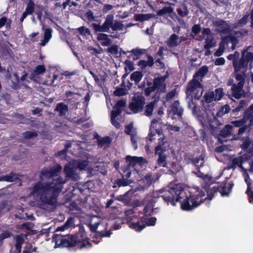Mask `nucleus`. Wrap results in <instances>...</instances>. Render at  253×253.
<instances>
[{"label":"nucleus","mask_w":253,"mask_h":253,"mask_svg":"<svg viewBox=\"0 0 253 253\" xmlns=\"http://www.w3.org/2000/svg\"><path fill=\"white\" fill-rule=\"evenodd\" d=\"M119 115H114L111 114V122L112 124L116 128H119L121 126V125L119 122H118L116 118Z\"/></svg>","instance_id":"46"},{"label":"nucleus","mask_w":253,"mask_h":253,"mask_svg":"<svg viewBox=\"0 0 253 253\" xmlns=\"http://www.w3.org/2000/svg\"><path fill=\"white\" fill-rule=\"evenodd\" d=\"M171 111L173 115H176L178 118H181L183 110L180 106L178 100H175L171 105Z\"/></svg>","instance_id":"14"},{"label":"nucleus","mask_w":253,"mask_h":253,"mask_svg":"<svg viewBox=\"0 0 253 253\" xmlns=\"http://www.w3.org/2000/svg\"><path fill=\"white\" fill-rule=\"evenodd\" d=\"M130 52L132 53V56L133 60H137L140 58L141 55L144 54L146 50L145 49H140L139 48H133Z\"/></svg>","instance_id":"22"},{"label":"nucleus","mask_w":253,"mask_h":253,"mask_svg":"<svg viewBox=\"0 0 253 253\" xmlns=\"http://www.w3.org/2000/svg\"><path fill=\"white\" fill-rule=\"evenodd\" d=\"M145 104V97L141 94H135L132 97L128 108L134 114H136L142 111Z\"/></svg>","instance_id":"8"},{"label":"nucleus","mask_w":253,"mask_h":253,"mask_svg":"<svg viewBox=\"0 0 253 253\" xmlns=\"http://www.w3.org/2000/svg\"><path fill=\"white\" fill-rule=\"evenodd\" d=\"M61 165L57 164L49 168L44 167L40 171V179L34 185L31 193L40 196L41 202L45 204L54 206L57 203V198L62 191L65 180L59 176L51 182L43 183L44 180L49 179L58 175L61 170Z\"/></svg>","instance_id":"2"},{"label":"nucleus","mask_w":253,"mask_h":253,"mask_svg":"<svg viewBox=\"0 0 253 253\" xmlns=\"http://www.w3.org/2000/svg\"><path fill=\"white\" fill-rule=\"evenodd\" d=\"M148 60H140L138 61L137 65L140 66L141 69H145L147 66L152 67L154 64V59L152 56L149 54L147 55Z\"/></svg>","instance_id":"18"},{"label":"nucleus","mask_w":253,"mask_h":253,"mask_svg":"<svg viewBox=\"0 0 253 253\" xmlns=\"http://www.w3.org/2000/svg\"><path fill=\"white\" fill-rule=\"evenodd\" d=\"M203 98L206 103H210L214 99V93L213 91L206 93Z\"/></svg>","instance_id":"38"},{"label":"nucleus","mask_w":253,"mask_h":253,"mask_svg":"<svg viewBox=\"0 0 253 253\" xmlns=\"http://www.w3.org/2000/svg\"><path fill=\"white\" fill-rule=\"evenodd\" d=\"M114 17H107L106 19L102 25L100 23H91V26L93 28L95 33L97 32H109L110 28L112 29V24L114 22Z\"/></svg>","instance_id":"11"},{"label":"nucleus","mask_w":253,"mask_h":253,"mask_svg":"<svg viewBox=\"0 0 253 253\" xmlns=\"http://www.w3.org/2000/svg\"><path fill=\"white\" fill-rule=\"evenodd\" d=\"M192 31L195 35H197L200 32L201 28L198 25H194L192 28Z\"/></svg>","instance_id":"61"},{"label":"nucleus","mask_w":253,"mask_h":253,"mask_svg":"<svg viewBox=\"0 0 253 253\" xmlns=\"http://www.w3.org/2000/svg\"><path fill=\"white\" fill-rule=\"evenodd\" d=\"M246 104V102L244 100H241L239 105L234 109L232 110L233 112H237L240 111L242 108H243L244 106Z\"/></svg>","instance_id":"54"},{"label":"nucleus","mask_w":253,"mask_h":253,"mask_svg":"<svg viewBox=\"0 0 253 253\" xmlns=\"http://www.w3.org/2000/svg\"><path fill=\"white\" fill-rule=\"evenodd\" d=\"M126 66L125 67V72H126L128 70L130 72L134 70V64L133 62L129 60H126L124 62Z\"/></svg>","instance_id":"42"},{"label":"nucleus","mask_w":253,"mask_h":253,"mask_svg":"<svg viewBox=\"0 0 253 253\" xmlns=\"http://www.w3.org/2000/svg\"><path fill=\"white\" fill-rule=\"evenodd\" d=\"M131 181L123 177L122 178L117 179L115 180V184H117L118 186H126L131 183Z\"/></svg>","instance_id":"30"},{"label":"nucleus","mask_w":253,"mask_h":253,"mask_svg":"<svg viewBox=\"0 0 253 253\" xmlns=\"http://www.w3.org/2000/svg\"><path fill=\"white\" fill-rule=\"evenodd\" d=\"M232 124L234 126L237 127H240L245 125L246 122H245L244 115H243V117L241 119L233 121L232 122Z\"/></svg>","instance_id":"44"},{"label":"nucleus","mask_w":253,"mask_h":253,"mask_svg":"<svg viewBox=\"0 0 253 253\" xmlns=\"http://www.w3.org/2000/svg\"><path fill=\"white\" fill-rule=\"evenodd\" d=\"M124 27V24L122 23V22L119 21H115L113 22V24H112V30L113 31H116L117 30H122Z\"/></svg>","instance_id":"39"},{"label":"nucleus","mask_w":253,"mask_h":253,"mask_svg":"<svg viewBox=\"0 0 253 253\" xmlns=\"http://www.w3.org/2000/svg\"><path fill=\"white\" fill-rule=\"evenodd\" d=\"M143 74L141 71H135L133 72L130 77L131 81H133L136 84H137L141 80Z\"/></svg>","instance_id":"23"},{"label":"nucleus","mask_w":253,"mask_h":253,"mask_svg":"<svg viewBox=\"0 0 253 253\" xmlns=\"http://www.w3.org/2000/svg\"><path fill=\"white\" fill-rule=\"evenodd\" d=\"M90 91H88V92L86 93V94L84 96V100L83 102V103L84 106L87 107L88 106L89 101L90 100Z\"/></svg>","instance_id":"59"},{"label":"nucleus","mask_w":253,"mask_h":253,"mask_svg":"<svg viewBox=\"0 0 253 253\" xmlns=\"http://www.w3.org/2000/svg\"><path fill=\"white\" fill-rule=\"evenodd\" d=\"M107 51L112 54H117L118 53V46L114 44L107 49Z\"/></svg>","instance_id":"53"},{"label":"nucleus","mask_w":253,"mask_h":253,"mask_svg":"<svg viewBox=\"0 0 253 253\" xmlns=\"http://www.w3.org/2000/svg\"><path fill=\"white\" fill-rule=\"evenodd\" d=\"M208 72V68L207 66H204L199 69L193 76L192 79L189 82L188 85V91H192L193 89H198L197 96L201 95L202 92L204 91L203 85L201 83L205 75Z\"/></svg>","instance_id":"5"},{"label":"nucleus","mask_w":253,"mask_h":253,"mask_svg":"<svg viewBox=\"0 0 253 253\" xmlns=\"http://www.w3.org/2000/svg\"><path fill=\"white\" fill-rule=\"evenodd\" d=\"M230 41L232 42V49H234L235 48V47L236 45L238 43L239 41L237 37L235 36H232L230 37Z\"/></svg>","instance_id":"58"},{"label":"nucleus","mask_w":253,"mask_h":253,"mask_svg":"<svg viewBox=\"0 0 253 253\" xmlns=\"http://www.w3.org/2000/svg\"><path fill=\"white\" fill-rule=\"evenodd\" d=\"M111 142V138L109 136H105L97 140V143L99 146L103 147L105 145H109Z\"/></svg>","instance_id":"33"},{"label":"nucleus","mask_w":253,"mask_h":253,"mask_svg":"<svg viewBox=\"0 0 253 253\" xmlns=\"http://www.w3.org/2000/svg\"><path fill=\"white\" fill-rule=\"evenodd\" d=\"M94 233V235H93V238L97 239L98 238H103V237H109L112 234V232L110 230L106 231L105 233L103 232H99L96 231L95 232H92Z\"/></svg>","instance_id":"28"},{"label":"nucleus","mask_w":253,"mask_h":253,"mask_svg":"<svg viewBox=\"0 0 253 253\" xmlns=\"http://www.w3.org/2000/svg\"><path fill=\"white\" fill-rule=\"evenodd\" d=\"M45 71V68L43 65H38L34 70V73L36 75H40L44 73Z\"/></svg>","instance_id":"49"},{"label":"nucleus","mask_w":253,"mask_h":253,"mask_svg":"<svg viewBox=\"0 0 253 253\" xmlns=\"http://www.w3.org/2000/svg\"><path fill=\"white\" fill-rule=\"evenodd\" d=\"M54 111L59 113V116H64L68 111V106L63 102H60L57 104Z\"/></svg>","instance_id":"19"},{"label":"nucleus","mask_w":253,"mask_h":253,"mask_svg":"<svg viewBox=\"0 0 253 253\" xmlns=\"http://www.w3.org/2000/svg\"><path fill=\"white\" fill-rule=\"evenodd\" d=\"M2 180L6 182H14L19 179V175L13 172L1 177Z\"/></svg>","instance_id":"24"},{"label":"nucleus","mask_w":253,"mask_h":253,"mask_svg":"<svg viewBox=\"0 0 253 253\" xmlns=\"http://www.w3.org/2000/svg\"><path fill=\"white\" fill-rule=\"evenodd\" d=\"M245 162V159L242 156H239L236 158H234L232 160V163L230 168L233 169H235L237 166L240 168L242 169H244L243 167V164Z\"/></svg>","instance_id":"20"},{"label":"nucleus","mask_w":253,"mask_h":253,"mask_svg":"<svg viewBox=\"0 0 253 253\" xmlns=\"http://www.w3.org/2000/svg\"><path fill=\"white\" fill-rule=\"evenodd\" d=\"M24 242L23 238L20 236H17L15 238V248L16 253H21L22 245ZM22 253H38L37 251V248H33L31 244H29L26 246L23 251Z\"/></svg>","instance_id":"9"},{"label":"nucleus","mask_w":253,"mask_h":253,"mask_svg":"<svg viewBox=\"0 0 253 253\" xmlns=\"http://www.w3.org/2000/svg\"><path fill=\"white\" fill-rule=\"evenodd\" d=\"M142 218H144V224L145 225V228L146 226H154L156 224V222L157 221V218L155 217H151L150 218H146L145 216H142Z\"/></svg>","instance_id":"29"},{"label":"nucleus","mask_w":253,"mask_h":253,"mask_svg":"<svg viewBox=\"0 0 253 253\" xmlns=\"http://www.w3.org/2000/svg\"><path fill=\"white\" fill-rule=\"evenodd\" d=\"M112 42V40L108 37L107 38V40H104L101 44L102 46H107L110 45Z\"/></svg>","instance_id":"64"},{"label":"nucleus","mask_w":253,"mask_h":253,"mask_svg":"<svg viewBox=\"0 0 253 253\" xmlns=\"http://www.w3.org/2000/svg\"><path fill=\"white\" fill-rule=\"evenodd\" d=\"M178 39V37L176 35L173 34L171 35L170 38L169 39L168 44L170 46H175L177 45V40Z\"/></svg>","instance_id":"36"},{"label":"nucleus","mask_w":253,"mask_h":253,"mask_svg":"<svg viewBox=\"0 0 253 253\" xmlns=\"http://www.w3.org/2000/svg\"><path fill=\"white\" fill-rule=\"evenodd\" d=\"M155 104V102L151 101L146 105L144 112L145 116L149 117L152 115Z\"/></svg>","instance_id":"26"},{"label":"nucleus","mask_w":253,"mask_h":253,"mask_svg":"<svg viewBox=\"0 0 253 253\" xmlns=\"http://www.w3.org/2000/svg\"><path fill=\"white\" fill-rule=\"evenodd\" d=\"M144 219L142 217L131 216L128 218L126 223L130 228L139 232L145 228Z\"/></svg>","instance_id":"10"},{"label":"nucleus","mask_w":253,"mask_h":253,"mask_svg":"<svg viewBox=\"0 0 253 253\" xmlns=\"http://www.w3.org/2000/svg\"><path fill=\"white\" fill-rule=\"evenodd\" d=\"M22 135L25 139H29L37 137L38 134L36 131H26L23 132Z\"/></svg>","instance_id":"37"},{"label":"nucleus","mask_w":253,"mask_h":253,"mask_svg":"<svg viewBox=\"0 0 253 253\" xmlns=\"http://www.w3.org/2000/svg\"><path fill=\"white\" fill-rule=\"evenodd\" d=\"M135 213V211L133 209H128L125 211V214L126 216V222L129 217H131V216H137L136 215H133V214Z\"/></svg>","instance_id":"48"},{"label":"nucleus","mask_w":253,"mask_h":253,"mask_svg":"<svg viewBox=\"0 0 253 253\" xmlns=\"http://www.w3.org/2000/svg\"><path fill=\"white\" fill-rule=\"evenodd\" d=\"M210 127L211 128V133L213 135H215L216 134V131H218V127L216 126H214L211 123L209 124Z\"/></svg>","instance_id":"63"},{"label":"nucleus","mask_w":253,"mask_h":253,"mask_svg":"<svg viewBox=\"0 0 253 253\" xmlns=\"http://www.w3.org/2000/svg\"><path fill=\"white\" fill-rule=\"evenodd\" d=\"M126 105V101L124 100H120L118 101L113 106V110H112L111 114L120 115L122 112V108Z\"/></svg>","instance_id":"16"},{"label":"nucleus","mask_w":253,"mask_h":253,"mask_svg":"<svg viewBox=\"0 0 253 253\" xmlns=\"http://www.w3.org/2000/svg\"><path fill=\"white\" fill-rule=\"evenodd\" d=\"M176 94V90L175 89H172V90L170 91L169 92H168L166 96L165 97V99L166 101H169V100H171L172 98H173Z\"/></svg>","instance_id":"50"},{"label":"nucleus","mask_w":253,"mask_h":253,"mask_svg":"<svg viewBox=\"0 0 253 253\" xmlns=\"http://www.w3.org/2000/svg\"><path fill=\"white\" fill-rule=\"evenodd\" d=\"M223 96V89L222 88H218L215 89L214 93V100L219 101Z\"/></svg>","instance_id":"43"},{"label":"nucleus","mask_w":253,"mask_h":253,"mask_svg":"<svg viewBox=\"0 0 253 253\" xmlns=\"http://www.w3.org/2000/svg\"><path fill=\"white\" fill-rule=\"evenodd\" d=\"M64 171L67 177L73 178L76 174L74 168L69 165L64 167Z\"/></svg>","instance_id":"25"},{"label":"nucleus","mask_w":253,"mask_h":253,"mask_svg":"<svg viewBox=\"0 0 253 253\" xmlns=\"http://www.w3.org/2000/svg\"><path fill=\"white\" fill-rule=\"evenodd\" d=\"M77 71L76 70L73 71H65L61 74V76H65L67 78H70L71 76L75 75L77 74Z\"/></svg>","instance_id":"55"},{"label":"nucleus","mask_w":253,"mask_h":253,"mask_svg":"<svg viewBox=\"0 0 253 253\" xmlns=\"http://www.w3.org/2000/svg\"><path fill=\"white\" fill-rule=\"evenodd\" d=\"M204 158L201 155L199 157H196L191 160L192 163L195 166L197 167L198 169L204 165Z\"/></svg>","instance_id":"32"},{"label":"nucleus","mask_w":253,"mask_h":253,"mask_svg":"<svg viewBox=\"0 0 253 253\" xmlns=\"http://www.w3.org/2000/svg\"><path fill=\"white\" fill-rule=\"evenodd\" d=\"M156 91L154 95L152 96V98L154 99V100L152 102H155V103L158 102L160 99V93H162L160 90L156 89Z\"/></svg>","instance_id":"56"},{"label":"nucleus","mask_w":253,"mask_h":253,"mask_svg":"<svg viewBox=\"0 0 253 253\" xmlns=\"http://www.w3.org/2000/svg\"><path fill=\"white\" fill-rule=\"evenodd\" d=\"M53 240L55 243V247H64L70 249L77 247L79 249H82L86 247L91 248L92 244L86 234L83 225H80L79 231L74 235H62L55 234Z\"/></svg>","instance_id":"3"},{"label":"nucleus","mask_w":253,"mask_h":253,"mask_svg":"<svg viewBox=\"0 0 253 253\" xmlns=\"http://www.w3.org/2000/svg\"><path fill=\"white\" fill-rule=\"evenodd\" d=\"M251 46H248L241 51V57L239 59L240 53L238 51L234 52L233 56L235 60L233 62V67L235 72H239L241 69H246L249 63L253 61V52H249Z\"/></svg>","instance_id":"4"},{"label":"nucleus","mask_w":253,"mask_h":253,"mask_svg":"<svg viewBox=\"0 0 253 253\" xmlns=\"http://www.w3.org/2000/svg\"><path fill=\"white\" fill-rule=\"evenodd\" d=\"M244 85L238 84H234L231 87V93L236 99H240L242 96Z\"/></svg>","instance_id":"17"},{"label":"nucleus","mask_w":253,"mask_h":253,"mask_svg":"<svg viewBox=\"0 0 253 253\" xmlns=\"http://www.w3.org/2000/svg\"><path fill=\"white\" fill-rule=\"evenodd\" d=\"M168 73L164 76H160L155 77L153 80V86L150 87H147L145 90V95L148 97L150 95L152 92L155 91L156 89L160 90L162 93H165L166 89V84L165 81L167 78H168Z\"/></svg>","instance_id":"7"},{"label":"nucleus","mask_w":253,"mask_h":253,"mask_svg":"<svg viewBox=\"0 0 253 253\" xmlns=\"http://www.w3.org/2000/svg\"><path fill=\"white\" fill-rule=\"evenodd\" d=\"M215 46V42L212 38L207 37L205 40V44L204 46L206 49H209Z\"/></svg>","instance_id":"34"},{"label":"nucleus","mask_w":253,"mask_h":253,"mask_svg":"<svg viewBox=\"0 0 253 253\" xmlns=\"http://www.w3.org/2000/svg\"><path fill=\"white\" fill-rule=\"evenodd\" d=\"M233 76L235 77V80L238 82V84L244 85L245 83V78L244 74H241L238 73V72H235V70L233 72Z\"/></svg>","instance_id":"27"},{"label":"nucleus","mask_w":253,"mask_h":253,"mask_svg":"<svg viewBox=\"0 0 253 253\" xmlns=\"http://www.w3.org/2000/svg\"><path fill=\"white\" fill-rule=\"evenodd\" d=\"M52 29L50 28H46L44 30L43 40L42 41L41 45L44 46L47 43L52 37Z\"/></svg>","instance_id":"21"},{"label":"nucleus","mask_w":253,"mask_h":253,"mask_svg":"<svg viewBox=\"0 0 253 253\" xmlns=\"http://www.w3.org/2000/svg\"><path fill=\"white\" fill-rule=\"evenodd\" d=\"M233 186L232 183H218L216 186L207 191L208 196L204 198L205 192L199 188L191 189L187 195L183 188L176 185L168 190H160L158 197L162 198L168 205L172 206H175L176 203L179 202L182 210L190 211L199 206L207 199L212 200L214 194L218 192L222 197L228 196Z\"/></svg>","instance_id":"1"},{"label":"nucleus","mask_w":253,"mask_h":253,"mask_svg":"<svg viewBox=\"0 0 253 253\" xmlns=\"http://www.w3.org/2000/svg\"><path fill=\"white\" fill-rule=\"evenodd\" d=\"M158 145L155 148V154L158 156L157 164L159 167H167V160L168 155L166 151L169 149V146H166L167 142L164 141V138H160Z\"/></svg>","instance_id":"6"},{"label":"nucleus","mask_w":253,"mask_h":253,"mask_svg":"<svg viewBox=\"0 0 253 253\" xmlns=\"http://www.w3.org/2000/svg\"><path fill=\"white\" fill-rule=\"evenodd\" d=\"M244 114L246 124L247 123V121L249 120V123L248 125H247L249 128L253 126V115L246 114L245 113H244Z\"/></svg>","instance_id":"45"},{"label":"nucleus","mask_w":253,"mask_h":253,"mask_svg":"<svg viewBox=\"0 0 253 253\" xmlns=\"http://www.w3.org/2000/svg\"><path fill=\"white\" fill-rule=\"evenodd\" d=\"M127 91L125 88L117 87L114 92V94L116 96H121L127 94Z\"/></svg>","instance_id":"40"},{"label":"nucleus","mask_w":253,"mask_h":253,"mask_svg":"<svg viewBox=\"0 0 253 253\" xmlns=\"http://www.w3.org/2000/svg\"><path fill=\"white\" fill-rule=\"evenodd\" d=\"M233 126L230 125H226L220 131L218 134L217 138L218 141H220V137L223 138H226L230 136L232 133Z\"/></svg>","instance_id":"13"},{"label":"nucleus","mask_w":253,"mask_h":253,"mask_svg":"<svg viewBox=\"0 0 253 253\" xmlns=\"http://www.w3.org/2000/svg\"><path fill=\"white\" fill-rule=\"evenodd\" d=\"M96 39L98 41H103L104 40H107V38L109 37V35L104 33H98L96 34Z\"/></svg>","instance_id":"57"},{"label":"nucleus","mask_w":253,"mask_h":253,"mask_svg":"<svg viewBox=\"0 0 253 253\" xmlns=\"http://www.w3.org/2000/svg\"><path fill=\"white\" fill-rule=\"evenodd\" d=\"M10 236V233L8 231H4L0 234V239L3 240Z\"/></svg>","instance_id":"62"},{"label":"nucleus","mask_w":253,"mask_h":253,"mask_svg":"<svg viewBox=\"0 0 253 253\" xmlns=\"http://www.w3.org/2000/svg\"><path fill=\"white\" fill-rule=\"evenodd\" d=\"M122 170L124 173L123 177H125L126 179L129 178L131 175V172L129 166H125L123 168Z\"/></svg>","instance_id":"47"},{"label":"nucleus","mask_w":253,"mask_h":253,"mask_svg":"<svg viewBox=\"0 0 253 253\" xmlns=\"http://www.w3.org/2000/svg\"><path fill=\"white\" fill-rule=\"evenodd\" d=\"M225 60L223 57H219L214 61V64L216 66H221L225 64Z\"/></svg>","instance_id":"60"},{"label":"nucleus","mask_w":253,"mask_h":253,"mask_svg":"<svg viewBox=\"0 0 253 253\" xmlns=\"http://www.w3.org/2000/svg\"><path fill=\"white\" fill-rule=\"evenodd\" d=\"M224 50V47L223 44H222L221 43L219 44V46L218 49L216 50V51L214 52V55L215 56L219 57L222 55Z\"/></svg>","instance_id":"52"},{"label":"nucleus","mask_w":253,"mask_h":253,"mask_svg":"<svg viewBox=\"0 0 253 253\" xmlns=\"http://www.w3.org/2000/svg\"><path fill=\"white\" fill-rule=\"evenodd\" d=\"M143 158L142 157H138L136 156H131L130 155H127L126 157V163L128 164L126 166L134 167L137 164H140L142 162Z\"/></svg>","instance_id":"15"},{"label":"nucleus","mask_w":253,"mask_h":253,"mask_svg":"<svg viewBox=\"0 0 253 253\" xmlns=\"http://www.w3.org/2000/svg\"><path fill=\"white\" fill-rule=\"evenodd\" d=\"M35 7L34 3L30 0L27 4L26 10L23 14V16H26L27 15H31L33 13Z\"/></svg>","instance_id":"31"},{"label":"nucleus","mask_w":253,"mask_h":253,"mask_svg":"<svg viewBox=\"0 0 253 253\" xmlns=\"http://www.w3.org/2000/svg\"><path fill=\"white\" fill-rule=\"evenodd\" d=\"M78 30L80 34L82 35H89L90 32L88 28H85L84 26L80 27L78 29Z\"/></svg>","instance_id":"51"},{"label":"nucleus","mask_w":253,"mask_h":253,"mask_svg":"<svg viewBox=\"0 0 253 253\" xmlns=\"http://www.w3.org/2000/svg\"><path fill=\"white\" fill-rule=\"evenodd\" d=\"M172 12V9L171 8V7L169 6L164 7V8L159 10V11L158 12V14L159 15H171Z\"/></svg>","instance_id":"41"},{"label":"nucleus","mask_w":253,"mask_h":253,"mask_svg":"<svg viewBox=\"0 0 253 253\" xmlns=\"http://www.w3.org/2000/svg\"><path fill=\"white\" fill-rule=\"evenodd\" d=\"M230 110V108L229 105L227 104L225 105L217 112L216 116L218 117H222L223 115L228 113Z\"/></svg>","instance_id":"35"},{"label":"nucleus","mask_w":253,"mask_h":253,"mask_svg":"<svg viewBox=\"0 0 253 253\" xmlns=\"http://www.w3.org/2000/svg\"><path fill=\"white\" fill-rule=\"evenodd\" d=\"M198 89H193V90L192 91H188V85H187L185 90V93L186 95V98L189 99L188 103L189 106L191 104H194V100H199L202 96L204 91L202 92L201 95H199V96H197V94H198Z\"/></svg>","instance_id":"12"}]
</instances>
